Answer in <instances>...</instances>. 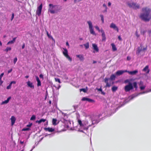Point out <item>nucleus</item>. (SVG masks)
I'll return each mask as SVG.
<instances>
[{
  "mask_svg": "<svg viewBox=\"0 0 151 151\" xmlns=\"http://www.w3.org/2000/svg\"><path fill=\"white\" fill-rule=\"evenodd\" d=\"M111 45L112 47V50L113 51H115L117 49L114 44L112 43L111 44Z\"/></svg>",
  "mask_w": 151,
  "mask_h": 151,
  "instance_id": "obj_26",
  "label": "nucleus"
},
{
  "mask_svg": "<svg viewBox=\"0 0 151 151\" xmlns=\"http://www.w3.org/2000/svg\"><path fill=\"white\" fill-rule=\"evenodd\" d=\"M150 91H145V92H142V93H139L138 94H133V95H132V96H130L129 97V99L130 100H132V99H133V98H135V97H136V96H138L139 94L147 93H148V92H150Z\"/></svg>",
  "mask_w": 151,
  "mask_h": 151,
  "instance_id": "obj_9",
  "label": "nucleus"
},
{
  "mask_svg": "<svg viewBox=\"0 0 151 151\" xmlns=\"http://www.w3.org/2000/svg\"><path fill=\"white\" fill-rule=\"evenodd\" d=\"M4 75V73H3L1 74L0 75V80H1V79Z\"/></svg>",
  "mask_w": 151,
  "mask_h": 151,
  "instance_id": "obj_41",
  "label": "nucleus"
},
{
  "mask_svg": "<svg viewBox=\"0 0 151 151\" xmlns=\"http://www.w3.org/2000/svg\"><path fill=\"white\" fill-rule=\"evenodd\" d=\"M147 46H146L145 47H144L142 49V46H140V47H139V48L138 49V50H137V52L138 53H139L142 50L143 51L146 50H147Z\"/></svg>",
  "mask_w": 151,
  "mask_h": 151,
  "instance_id": "obj_15",
  "label": "nucleus"
},
{
  "mask_svg": "<svg viewBox=\"0 0 151 151\" xmlns=\"http://www.w3.org/2000/svg\"><path fill=\"white\" fill-rule=\"evenodd\" d=\"M10 120L11 122V125L13 126L16 121V118L14 116H12L10 118Z\"/></svg>",
  "mask_w": 151,
  "mask_h": 151,
  "instance_id": "obj_14",
  "label": "nucleus"
},
{
  "mask_svg": "<svg viewBox=\"0 0 151 151\" xmlns=\"http://www.w3.org/2000/svg\"><path fill=\"white\" fill-rule=\"evenodd\" d=\"M35 118H36L35 116L34 115H33L31 117V118H30V120H34L35 119Z\"/></svg>",
  "mask_w": 151,
  "mask_h": 151,
  "instance_id": "obj_34",
  "label": "nucleus"
},
{
  "mask_svg": "<svg viewBox=\"0 0 151 151\" xmlns=\"http://www.w3.org/2000/svg\"><path fill=\"white\" fill-rule=\"evenodd\" d=\"M123 73V70H119L117 71L116 73V75H120Z\"/></svg>",
  "mask_w": 151,
  "mask_h": 151,
  "instance_id": "obj_25",
  "label": "nucleus"
},
{
  "mask_svg": "<svg viewBox=\"0 0 151 151\" xmlns=\"http://www.w3.org/2000/svg\"><path fill=\"white\" fill-rule=\"evenodd\" d=\"M78 124L74 127V129L78 132H84V130H87L91 125H88V121L86 120L81 121L80 119H77Z\"/></svg>",
  "mask_w": 151,
  "mask_h": 151,
  "instance_id": "obj_1",
  "label": "nucleus"
},
{
  "mask_svg": "<svg viewBox=\"0 0 151 151\" xmlns=\"http://www.w3.org/2000/svg\"><path fill=\"white\" fill-rule=\"evenodd\" d=\"M106 83V87H109L110 86V85L109 84L108 82L107 83Z\"/></svg>",
  "mask_w": 151,
  "mask_h": 151,
  "instance_id": "obj_49",
  "label": "nucleus"
},
{
  "mask_svg": "<svg viewBox=\"0 0 151 151\" xmlns=\"http://www.w3.org/2000/svg\"><path fill=\"white\" fill-rule=\"evenodd\" d=\"M108 79L107 78H105L104 79L105 82L106 83H107L108 81Z\"/></svg>",
  "mask_w": 151,
  "mask_h": 151,
  "instance_id": "obj_44",
  "label": "nucleus"
},
{
  "mask_svg": "<svg viewBox=\"0 0 151 151\" xmlns=\"http://www.w3.org/2000/svg\"><path fill=\"white\" fill-rule=\"evenodd\" d=\"M128 6L134 9H137L139 8V5L138 4L132 2H129L128 3Z\"/></svg>",
  "mask_w": 151,
  "mask_h": 151,
  "instance_id": "obj_5",
  "label": "nucleus"
},
{
  "mask_svg": "<svg viewBox=\"0 0 151 151\" xmlns=\"http://www.w3.org/2000/svg\"><path fill=\"white\" fill-rule=\"evenodd\" d=\"M40 78H42V79L43 78V75H42V74H41L40 75Z\"/></svg>",
  "mask_w": 151,
  "mask_h": 151,
  "instance_id": "obj_47",
  "label": "nucleus"
},
{
  "mask_svg": "<svg viewBox=\"0 0 151 151\" xmlns=\"http://www.w3.org/2000/svg\"><path fill=\"white\" fill-rule=\"evenodd\" d=\"M14 14H12V19H11V20H12L14 18Z\"/></svg>",
  "mask_w": 151,
  "mask_h": 151,
  "instance_id": "obj_52",
  "label": "nucleus"
},
{
  "mask_svg": "<svg viewBox=\"0 0 151 151\" xmlns=\"http://www.w3.org/2000/svg\"><path fill=\"white\" fill-rule=\"evenodd\" d=\"M10 83L12 84H15L16 83V82L14 81H11Z\"/></svg>",
  "mask_w": 151,
  "mask_h": 151,
  "instance_id": "obj_45",
  "label": "nucleus"
},
{
  "mask_svg": "<svg viewBox=\"0 0 151 151\" xmlns=\"http://www.w3.org/2000/svg\"><path fill=\"white\" fill-rule=\"evenodd\" d=\"M60 87V86H59L58 88V89H59Z\"/></svg>",
  "mask_w": 151,
  "mask_h": 151,
  "instance_id": "obj_63",
  "label": "nucleus"
},
{
  "mask_svg": "<svg viewBox=\"0 0 151 151\" xmlns=\"http://www.w3.org/2000/svg\"><path fill=\"white\" fill-rule=\"evenodd\" d=\"M134 87L136 90L137 89L138 86L136 82H134L132 84L131 83H129L128 85L124 87V90L126 92H128L133 89Z\"/></svg>",
  "mask_w": 151,
  "mask_h": 151,
  "instance_id": "obj_2",
  "label": "nucleus"
},
{
  "mask_svg": "<svg viewBox=\"0 0 151 151\" xmlns=\"http://www.w3.org/2000/svg\"><path fill=\"white\" fill-rule=\"evenodd\" d=\"M127 59L128 60H129L130 59V58L128 56L127 57Z\"/></svg>",
  "mask_w": 151,
  "mask_h": 151,
  "instance_id": "obj_56",
  "label": "nucleus"
},
{
  "mask_svg": "<svg viewBox=\"0 0 151 151\" xmlns=\"http://www.w3.org/2000/svg\"><path fill=\"white\" fill-rule=\"evenodd\" d=\"M17 60V57H15L14 58L13 61H14V64L16 63Z\"/></svg>",
  "mask_w": 151,
  "mask_h": 151,
  "instance_id": "obj_38",
  "label": "nucleus"
},
{
  "mask_svg": "<svg viewBox=\"0 0 151 151\" xmlns=\"http://www.w3.org/2000/svg\"><path fill=\"white\" fill-rule=\"evenodd\" d=\"M49 8L48 9V11L50 12L51 14H54L56 12L55 10V6L53 5L52 4H50L49 5Z\"/></svg>",
  "mask_w": 151,
  "mask_h": 151,
  "instance_id": "obj_7",
  "label": "nucleus"
},
{
  "mask_svg": "<svg viewBox=\"0 0 151 151\" xmlns=\"http://www.w3.org/2000/svg\"><path fill=\"white\" fill-rule=\"evenodd\" d=\"M36 80L37 82V85L38 86H41V81L39 79V78L37 76H35Z\"/></svg>",
  "mask_w": 151,
  "mask_h": 151,
  "instance_id": "obj_22",
  "label": "nucleus"
},
{
  "mask_svg": "<svg viewBox=\"0 0 151 151\" xmlns=\"http://www.w3.org/2000/svg\"><path fill=\"white\" fill-rule=\"evenodd\" d=\"M47 36L49 38L53 40L54 41H55V40H54V38H53V37H52V36L50 34H49V35H48V36Z\"/></svg>",
  "mask_w": 151,
  "mask_h": 151,
  "instance_id": "obj_39",
  "label": "nucleus"
},
{
  "mask_svg": "<svg viewBox=\"0 0 151 151\" xmlns=\"http://www.w3.org/2000/svg\"><path fill=\"white\" fill-rule=\"evenodd\" d=\"M124 83H128L129 84V83H130V81L129 80H128V79H127V80H125L124 81Z\"/></svg>",
  "mask_w": 151,
  "mask_h": 151,
  "instance_id": "obj_40",
  "label": "nucleus"
},
{
  "mask_svg": "<svg viewBox=\"0 0 151 151\" xmlns=\"http://www.w3.org/2000/svg\"><path fill=\"white\" fill-rule=\"evenodd\" d=\"M149 67L148 65L146 66L143 69V71L146 72L147 73H148L149 72V70L148 69Z\"/></svg>",
  "mask_w": 151,
  "mask_h": 151,
  "instance_id": "obj_20",
  "label": "nucleus"
},
{
  "mask_svg": "<svg viewBox=\"0 0 151 151\" xmlns=\"http://www.w3.org/2000/svg\"><path fill=\"white\" fill-rule=\"evenodd\" d=\"M63 49L64 50L63 52V55L69 60L71 61L72 58L68 55L67 50L65 48H63Z\"/></svg>",
  "mask_w": 151,
  "mask_h": 151,
  "instance_id": "obj_6",
  "label": "nucleus"
},
{
  "mask_svg": "<svg viewBox=\"0 0 151 151\" xmlns=\"http://www.w3.org/2000/svg\"><path fill=\"white\" fill-rule=\"evenodd\" d=\"M110 27L114 29L115 30H116L117 32L119 31L118 27L116 26L115 24L113 23H111V24L110 26Z\"/></svg>",
  "mask_w": 151,
  "mask_h": 151,
  "instance_id": "obj_12",
  "label": "nucleus"
},
{
  "mask_svg": "<svg viewBox=\"0 0 151 151\" xmlns=\"http://www.w3.org/2000/svg\"><path fill=\"white\" fill-rule=\"evenodd\" d=\"M26 83L28 87L32 89H34V86L33 84V83L31 81H28L26 82Z\"/></svg>",
  "mask_w": 151,
  "mask_h": 151,
  "instance_id": "obj_13",
  "label": "nucleus"
},
{
  "mask_svg": "<svg viewBox=\"0 0 151 151\" xmlns=\"http://www.w3.org/2000/svg\"><path fill=\"white\" fill-rule=\"evenodd\" d=\"M138 72L137 70H135L133 71H130L128 72V73L131 75H134L137 74Z\"/></svg>",
  "mask_w": 151,
  "mask_h": 151,
  "instance_id": "obj_19",
  "label": "nucleus"
},
{
  "mask_svg": "<svg viewBox=\"0 0 151 151\" xmlns=\"http://www.w3.org/2000/svg\"><path fill=\"white\" fill-rule=\"evenodd\" d=\"M92 45L93 48L94 50L93 52L94 53H95V52H98L99 51V49L97 45L95 44H93Z\"/></svg>",
  "mask_w": 151,
  "mask_h": 151,
  "instance_id": "obj_11",
  "label": "nucleus"
},
{
  "mask_svg": "<svg viewBox=\"0 0 151 151\" xmlns=\"http://www.w3.org/2000/svg\"><path fill=\"white\" fill-rule=\"evenodd\" d=\"M12 84L10 83L9 84L8 86L7 87L6 89H9L11 88L12 87Z\"/></svg>",
  "mask_w": 151,
  "mask_h": 151,
  "instance_id": "obj_37",
  "label": "nucleus"
},
{
  "mask_svg": "<svg viewBox=\"0 0 151 151\" xmlns=\"http://www.w3.org/2000/svg\"><path fill=\"white\" fill-rule=\"evenodd\" d=\"M92 124H94V123H96V122H94V121H93V120H92Z\"/></svg>",
  "mask_w": 151,
  "mask_h": 151,
  "instance_id": "obj_62",
  "label": "nucleus"
},
{
  "mask_svg": "<svg viewBox=\"0 0 151 151\" xmlns=\"http://www.w3.org/2000/svg\"><path fill=\"white\" fill-rule=\"evenodd\" d=\"M76 57L78 58L81 61H83L84 60V57L82 55H76Z\"/></svg>",
  "mask_w": 151,
  "mask_h": 151,
  "instance_id": "obj_21",
  "label": "nucleus"
},
{
  "mask_svg": "<svg viewBox=\"0 0 151 151\" xmlns=\"http://www.w3.org/2000/svg\"><path fill=\"white\" fill-rule=\"evenodd\" d=\"M57 120L56 119H53L52 120V124L54 125H55L57 124V123H56Z\"/></svg>",
  "mask_w": 151,
  "mask_h": 151,
  "instance_id": "obj_27",
  "label": "nucleus"
},
{
  "mask_svg": "<svg viewBox=\"0 0 151 151\" xmlns=\"http://www.w3.org/2000/svg\"><path fill=\"white\" fill-rule=\"evenodd\" d=\"M103 6H104V7L105 9H107V7L106 5L105 4H103Z\"/></svg>",
  "mask_w": 151,
  "mask_h": 151,
  "instance_id": "obj_46",
  "label": "nucleus"
},
{
  "mask_svg": "<svg viewBox=\"0 0 151 151\" xmlns=\"http://www.w3.org/2000/svg\"><path fill=\"white\" fill-rule=\"evenodd\" d=\"M16 38H14L12 40L9 41L7 44V45H9L13 44L15 41Z\"/></svg>",
  "mask_w": 151,
  "mask_h": 151,
  "instance_id": "obj_23",
  "label": "nucleus"
},
{
  "mask_svg": "<svg viewBox=\"0 0 151 151\" xmlns=\"http://www.w3.org/2000/svg\"><path fill=\"white\" fill-rule=\"evenodd\" d=\"M46 32L47 33V36H48V35H49V34L48 33V31H47L46 30Z\"/></svg>",
  "mask_w": 151,
  "mask_h": 151,
  "instance_id": "obj_59",
  "label": "nucleus"
},
{
  "mask_svg": "<svg viewBox=\"0 0 151 151\" xmlns=\"http://www.w3.org/2000/svg\"><path fill=\"white\" fill-rule=\"evenodd\" d=\"M42 7V4H41L40 6L37 8L36 14L38 16H40L41 14Z\"/></svg>",
  "mask_w": 151,
  "mask_h": 151,
  "instance_id": "obj_8",
  "label": "nucleus"
},
{
  "mask_svg": "<svg viewBox=\"0 0 151 151\" xmlns=\"http://www.w3.org/2000/svg\"><path fill=\"white\" fill-rule=\"evenodd\" d=\"M100 16L101 17L102 23H104V19L103 15L102 14H100Z\"/></svg>",
  "mask_w": 151,
  "mask_h": 151,
  "instance_id": "obj_28",
  "label": "nucleus"
},
{
  "mask_svg": "<svg viewBox=\"0 0 151 151\" xmlns=\"http://www.w3.org/2000/svg\"><path fill=\"white\" fill-rule=\"evenodd\" d=\"M84 45L86 49L88 48L89 47V43L88 42H87L86 44H84Z\"/></svg>",
  "mask_w": 151,
  "mask_h": 151,
  "instance_id": "obj_30",
  "label": "nucleus"
},
{
  "mask_svg": "<svg viewBox=\"0 0 151 151\" xmlns=\"http://www.w3.org/2000/svg\"><path fill=\"white\" fill-rule=\"evenodd\" d=\"M45 130L46 131H48L50 132H52L54 131L55 129L52 128H44Z\"/></svg>",
  "mask_w": 151,
  "mask_h": 151,
  "instance_id": "obj_17",
  "label": "nucleus"
},
{
  "mask_svg": "<svg viewBox=\"0 0 151 151\" xmlns=\"http://www.w3.org/2000/svg\"><path fill=\"white\" fill-rule=\"evenodd\" d=\"M123 73L125 72H127L128 73V72H130V71H128L127 70H123Z\"/></svg>",
  "mask_w": 151,
  "mask_h": 151,
  "instance_id": "obj_50",
  "label": "nucleus"
},
{
  "mask_svg": "<svg viewBox=\"0 0 151 151\" xmlns=\"http://www.w3.org/2000/svg\"><path fill=\"white\" fill-rule=\"evenodd\" d=\"M32 125V123H30L29 124H28L27 125V128H30V127Z\"/></svg>",
  "mask_w": 151,
  "mask_h": 151,
  "instance_id": "obj_42",
  "label": "nucleus"
},
{
  "mask_svg": "<svg viewBox=\"0 0 151 151\" xmlns=\"http://www.w3.org/2000/svg\"><path fill=\"white\" fill-rule=\"evenodd\" d=\"M107 9H105L102 11V13H106L107 12Z\"/></svg>",
  "mask_w": 151,
  "mask_h": 151,
  "instance_id": "obj_43",
  "label": "nucleus"
},
{
  "mask_svg": "<svg viewBox=\"0 0 151 151\" xmlns=\"http://www.w3.org/2000/svg\"><path fill=\"white\" fill-rule=\"evenodd\" d=\"M49 103H50V104H51V101H49Z\"/></svg>",
  "mask_w": 151,
  "mask_h": 151,
  "instance_id": "obj_64",
  "label": "nucleus"
},
{
  "mask_svg": "<svg viewBox=\"0 0 151 151\" xmlns=\"http://www.w3.org/2000/svg\"><path fill=\"white\" fill-rule=\"evenodd\" d=\"M11 97H9L7 99V100L3 101L1 103V105H3L7 104L9 101L11 99Z\"/></svg>",
  "mask_w": 151,
  "mask_h": 151,
  "instance_id": "obj_18",
  "label": "nucleus"
},
{
  "mask_svg": "<svg viewBox=\"0 0 151 151\" xmlns=\"http://www.w3.org/2000/svg\"><path fill=\"white\" fill-rule=\"evenodd\" d=\"M138 85L141 90H142L145 89V86L144 85L143 82L140 81L138 83Z\"/></svg>",
  "mask_w": 151,
  "mask_h": 151,
  "instance_id": "obj_10",
  "label": "nucleus"
},
{
  "mask_svg": "<svg viewBox=\"0 0 151 151\" xmlns=\"http://www.w3.org/2000/svg\"><path fill=\"white\" fill-rule=\"evenodd\" d=\"M82 100L83 101H88L89 102H94V101L93 100L91 99L87 98L86 97H83L82 99Z\"/></svg>",
  "mask_w": 151,
  "mask_h": 151,
  "instance_id": "obj_16",
  "label": "nucleus"
},
{
  "mask_svg": "<svg viewBox=\"0 0 151 151\" xmlns=\"http://www.w3.org/2000/svg\"><path fill=\"white\" fill-rule=\"evenodd\" d=\"M95 27L96 29L99 31V32H101V36L102 37V40L103 41H105L106 39V35L105 32L102 28H101V29H100L99 27L97 26H95Z\"/></svg>",
  "mask_w": 151,
  "mask_h": 151,
  "instance_id": "obj_4",
  "label": "nucleus"
},
{
  "mask_svg": "<svg viewBox=\"0 0 151 151\" xmlns=\"http://www.w3.org/2000/svg\"><path fill=\"white\" fill-rule=\"evenodd\" d=\"M29 76H25V78H29Z\"/></svg>",
  "mask_w": 151,
  "mask_h": 151,
  "instance_id": "obj_60",
  "label": "nucleus"
},
{
  "mask_svg": "<svg viewBox=\"0 0 151 151\" xmlns=\"http://www.w3.org/2000/svg\"><path fill=\"white\" fill-rule=\"evenodd\" d=\"M115 76L113 74L110 77V79L111 80H114L115 79Z\"/></svg>",
  "mask_w": 151,
  "mask_h": 151,
  "instance_id": "obj_32",
  "label": "nucleus"
},
{
  "mask_svg": "<svg viewBox=\"0 0 151 151\" xmlns=\"http://www.w3.org/2000/svg\"><path fill=\"white\" fill-rule=\"evenodd\" d=\"M20 143L21 144H23V143H24V142L23 141H21L20 142Z\"/></svg>",
  "mask_w": 151,
  "mask_h": 151,
  "instance_id": "obj_61",
  "label": "nucleus"
},
{
  "mask_svg": "<svg viewBox=\"0 0 151 151\" xmlns=\"http://www.w3.org/2000/svg\"><path fill=\"white\" fill-rule=\"evenodd\" d=\"M46 121L45 119H40L39 120H37L36 121V123H37L39 124H40L42 122H44Z\"/></svg>",
  "mask_w": 151,
  "mask_h": 151,
  "instance_id": "obj_24",
  "label": "nucleus"
},
{
  "mask_svg": "<svg viewBox=\"0 0 151 151\" xmlns=\"http://www.w3.org/2000/svg\"><path fill=\"white\" fill-rule=\"evenodd\" d=\"M86 88V89H85V88H82V89H80V91H83V92H86V91H87V87Z\"/></svg>",
  "mask_w": 151,
  "mask_h": 151,
  "instance_id": "obj_36",
  "label": "nucleus"
},
{
  "mask_svg": "<svg viewBox=\"0 0 151 151\" xmlns=\"http://www.w3.org/2000/svg\"><path fill=\"white\" fill-rule=\"evenodd\" d=\"M87 23L88 25L89 29L91 34L93 35H96V34L94 31L92 22L90 20L87 21Z\"/></svg>",
  "mask_w": 151,
  "mask_h": 151,
  "instance_id": "obj_3",
  "label": "nucleus"
},
{
  "mask_svg": "<svg viewBox=\"0 0 151 151\" xmlns=\"http://www.w3.org/2000/svg\"><path fill=\"white\" fill-rule=\"evenodd\" d=\"M66 45L68 46V47H69V43H68V42H66Z\"/></svg>",
  "mask_w": 151,
  "mask_h": 151,
  "instance_id": "obj_58",
  "label": "nucleus"
},
{
  "mask_svg": "<svg viewBox=\"0 0 151 151\" xmlns=\"http://www.w3.org/2000/svg\"><path fill=\"white\" fill-rule=\"evenodd\" d=\"M118 88L116 86H114L112 88V90L113 91H116Z\"/></svg>",
  "mask_w": 151,
  "mask_h": 151,
  "instance_id": "obj_29",
  "label": "nucleus"
},
{
  "mask_svg": "<svg viewBox=\"0 0 151 151\" xmlns=\"http://www.w3.org/2000/svg\"><path fill=\"white\" fill-rule=\"evenodd\" d=\"M30 130V129L29 128H24L22 129V131H29Z\"/></svg>",
  "mask_w": 151,
  "mask_h": 151,
  "instance_id": "obj_31",
  "label": "nucleus"
},
{
  "mask_svg": "<svg viewBox=\"0 0 151 151\" xmlns=\"http://www.w3.org/2000/svg\"><path fill=\"white\" fill-rule=\"evenodd\" d=\"M24 47H25V45H24V44L22 45V49H24Z\"/></svg>",
  "mask_w": 151,
  "mask_h": 151,
  "instance_id": "obj_57",
  "label": "nucleus"
},
{
  "mask_svg": "<svg viewBox=\"0 0 151 151\" xmlns=\"http://www.w3.org/2000/svg\"><path fill=\"white\" fill-rule=\"evenodd\" d=\"M111 5V3L110 2H109L108 3V6H110Z\"/></svg>",
  "mask_w": 151,
  "mask_h": 151,
  "instance_id": "obj_55",
  "label": "nucleus"
},
{
  "mask_svg": "<svg viewBox=\"0 0 151 151\" xmlns=\"http://www.w3.org/2000/svg\"><path fill=\"white\" fill-rule=\"evenodd\" d=\"M118 38L119 39V40H122V38H121V37L120 36H119L118 37Z\"/></svg>",
  "mask_w": 151,
  "mask_h": 151,
  "instance_id": "obj_53",
  "label": "nucleus"
},
{
  "mask_svg": "<svg viewBox=\"0 0 151 151\" xmlns=\"http://www.w3.org/2000/svg\"><path fill=\"white\" fill-rule=\"evenodd\" d=\"M3 81H2V80H0V85H1V84L3 83Z\"/></svg>",
  "mask_w": 151,
  "mask_h": 151,
  "instance_id": "obj_51",
  "label": "nucleus"
},
{
  "mask_svg": "<svg viewBox=\"0 0 151 151\" xmlns=\"http://www.w3.org/2000/svg\"><path fill=\"white\" fill-rule=\"evenodd\" d=\"M97 90L98 91H102V89L101 88H99V89H97Z\"/></svg>",
  "mask_w": 151,
  "mask_h": 151,
  "instance_id": "obj_54",
  "label": "nucleus"
},
{
  "mask_svg": "<svg viewBox=\"0 0 151 151\" xmlns=\"http://www.w3.org/2000/svg\"><path fill=\"white\" fill-rule=\"evenodd\" d=\"M12 69H11L10 70H8V73H11L12 71Z\"/></svg>",
  "mask_w": 151,
  "mask_h": 151,
  "instance_id": "obj_48",
  "label": "nucleus"
},
{
  "mask_svg": "<svg viewBox=\"0 0 151 151\" xmlns=\"http://www.w3.org/2000/svg\"><path fill=\"white\" fill-rule=\"evenodd\" d=\"M55 79L56 82H58L59 83H61L60 80L59 78H55Z\"/></svg>",
  "mask_w": 151,
  "mask_h": 151,
  "instance_id": "obj_35",
  "label": "nucleus"
},
{
  "mask_svg": "<svg viewBox=\"0 0 151 151\" xmlns=\"http://www.w3.org/2000/svg\"><path fill=\"white\" fill-rule=\"evenodd\" d=\"M11 47H7L6 49L4 50L6 52H7L9 51H10L11 50Z\"/></svg>",
  "mask_w": 151,
  "mask_h": 151,
  "instance_id": "obj_33",
  "label": "nucleus"
}]
</instances>
